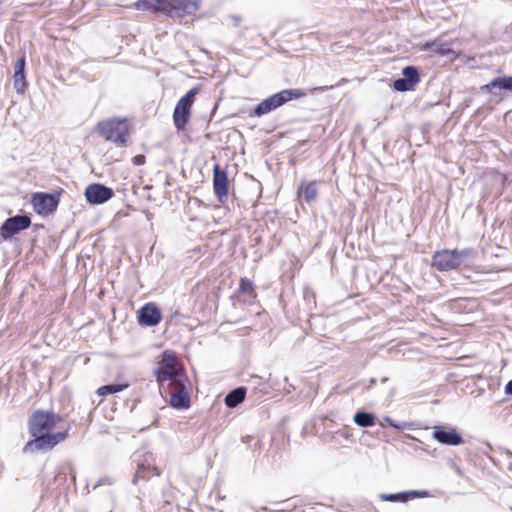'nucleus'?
<instances>
[{"instance_id": "nucleus-5", "label": "nucleus", "mask_w": 512, "mask_h": 512, "mask_svg": "<svg viewBox=\"0 0 512 512\" xmlns=\"http://www.w3.org/2000/svg\"><path fill=\"white\" fill-rule=\"evenodd\" d=\"M68 433H42L32 435L34 439L28 441L23 447L24 453L47 452L54 448L58 443L65 440Z\"/></svg>"}, {"instance_id": "nucleus-32", "label": "nucleus", "mask_w": 512, "mask_h": 512, "mask_svg": "<svg viewBox=\"0 0 512 512\" xmlns=\"http://www.w3.org/2000/svg\"><path fill=\"white\" fill-rule=\"evenodd\" d=\"M383 420L389 425L391 426L392 428L396 427V421H394L392 418H390L389 416H386L383 418Z\"/></svg>"}, {"instance_id": "nucleus-3", "label": "nucleus", "mask_w": 512, "mask_h": 512, "mask_svg": "<svg viewBox=\"0 0 512 512\" xmlns=\"http://www.w3.org/2000/svg\"><path fill=\"white\" fill-rule=\"evenodd\" d=\"M472 252V248L437 251L432 257V265L439 271L453 270L462 265L471 256Z\"/></svg>"}, {"instance_id": "nucleus-4", "label": "nucleus", "mask_w": 512, "mask_h": 512, "mask_svg": "<svg viewBox=\"0 0 512 512\" xmlns=\"http://www.w3.org/2000/svg\"><path fill=\"white\" fill-rule=\"evenodd\" d=\"M306 96V93L302 89H287L282 90L270 97L262 100L254 109V115L261 117L278 107L282 106L286 102L292 99H299Z\"/></svg>"}, {"instance_id": "nucleus-13", "label": "nucleus", "mask_w": 512, "mask_h": 512, "mask_svg": "<svg viewBox=\"0 0 512 512\" xmlns=\"http://www.w3.org/2000/svg\"><path fill=\"white\" fill-rule=\"evenodd\" d=\"M213 188L219 202L224 204L228 199V179L226 171L219 165L213 169Z\"/></svg>"}, {"instance_id": "nucleus-28", "label": "nucleus", "mask_w": 512, "mask_h": 512, "mask_svg": "<svg viewBox=\"0 0 512 512\" xmlns=\"http://www.w3.org/2000/svg\"><path fill=\"white\" fill-rule=\"evenodd\" d=\"M240 290L243 293H252L253 292V282L247 278H242L240 281Z\"/></svg>"}, {"instance_id": "nucleus-6", "label": "nucleus", "mask_w": 512, "mask_h": 512, "mask_svg": "<svg viewBox=\"0 0 512 512\" xmlns=\"http://www.w3.org/2000/svg\"><path fill=\"white\" fill-rule=\"evenodd\" d=\"M196 94L197 89L192 88L177 102L173 112V121L178 130L184 129L187 125Z\"/></svg>"}, {"instance_id": "nucleus-38", "label": "nucleus", "mask_w": 512, "mask_h": 512, "mask_svg": "<svg viewBox=\"0 0 512 512\" xmlns=\"http://www.w3.org/2000/svg\"><path fill=\"white\" fill-rule=\"evenodd\" d=\"M346 82V79H341V81L337 84V86L341 85L342 83H345Z\"/></svg>"}, {"instance_id": "nucleus-23", "label": "nucleus", "mask_w": 512, "mask_h": 512, "mask_svg": "<svg viewBox=\"0 0 512 512\" xmlns=\"http://www.w3.org/2000/svg\"><path fill=\"white\" fill-rule=\"evenodd\" d=\"M128 386V384H109L100 387L97 392L100 396H107L109 394L121 392L128 388Z\"/></svg>"}, {"instance_id": "nucleus-20", "label": "nucleus", "mask_w": 512, "mask_h": 512, "mask_svg": "<svg viewBox=\"0 0 512 512\" xmlns=\"http://www.w3.org/2000/svg\"><path fill=\"white\" fill-rule=\"evenodd\" d=\"M424 50H430L441 56H446L450 54H454V51L451 49L450 44L446 42H441L440 40H435L433 42L426 43L424 45Z\"/></svg>"}, {"instance_id": "nucleus-21", "label": "nucleus", "mask_w": 512, "mask_h": 512, "mask_svg": "<svg viewBox=\"0 0 512 512\" xmlns=\"http://www.w3.org/2000/svg\"><path fill=\"white\" fill-rule=\"evenodd\" d=\"M376 417L374 414L366 411H358L353 416L354 423L361 428H369L375 424Z\"/></svg>"}, {"instance_id": "nucleus-10", "label": "nucleus", "mask_w": 512, "mask_h": 512, "mask_svg": "<svg viewBox=\"0 0 512 512\" xmlns=\"http://www.w3.org/2000/svg\"><path fill=\"white\" fill-rule=\"evenodd\" d=\"M433 438L440 444L448 446H458L463 443V437L453 427L449 426H434Z\"/></svg>"}, {"instance_id": "nucleus-12", "label": "nucleus", "mask_w": 512, "mask_h": 512, "mask_svg": "<svg viewBox=\"0 0 512 512\" xmlns=\"http://www.w3.org/2000/svg\"><path fill=\"white\" fill-rule=\"evenodd\" d=\"M114 195L111 188L99 183L90 184L85 189V197L91 204H102L110 200Z\"/></svg>"}, {"instance_id": "nucleus-11", "label": "nucleus", "mask_w": 512, "mask_h": 512, "mask_svg": "<svg viewBox=\"0 0 512 512\" xmlns=\"http://www.w3.org/2000/svg\"><path fill=\"white\" fill-rule=\"evenodd\" d=\"M32 205L36 213L47 216L56 210L58 199L47 193H35L32 197Z\"/></svg>"}, {"instance_id": "nucleus-19", "label": "nucleus", "mask_w": 512, "mask_h": 512, "mask_svg": "<svg viewBox=\"0 0 512 512\" xmlns=\"http://www.w3.org/2000/svg\"><path fill=\"white\" fill-rule=\"evenodd\" d=\"M246 388L238 387L232 391H230L224 399L225 405L229 408H235L240 403H242L245 399Z\"/></svg>"}, {"instance_id": "nucleus-36", "label": "nucleus", "mask_w": 512, "mask_h": 512, "mask_svg": "<svg viewBox=\"0 0 512 512\" xmlns=\"http://www.w3.org/2000/svg\"><path fill=\"white\" fill-rule=\"evenodd\" d=\"M331 88H333V86H329V87H328V86H325V87H322V88H320V89H321L322 91H325V90H328V89H331Z\"/></svg>"}, {"instance_id": "nucleus-26", "label": "nucleus", "mask_w": 512, "mask_h": 512, "mask_svg": "<svg viewBox=\"0 0 512 512\" xmlns=\"http://www.w3.org/2000/svg\"><path fill=\"white\" fill-rule=\"evenodd\" d=\"M393 87L398 92H406L414 89V85L404 77L398 78L393 82Z\"/></svg>"}, {"instance_id": "nucleus-24", "label": "nucleus", "mask_w": 512, "mask_h": 512, "mask_svg": "<svg viewBox=\"0 0 512 512\" xmlns=\"http://www.w3.org/2000/svg\"><path fill=\"white\" fill-rule=\"evenodd\" d=\"M156 471L155 467L145 466L144 464H139L136 470V473L134 475L133 482L137 483L139 479H146L150 475H152L153 472Z\"/></svg>"}, {"instance_id": "nucleus-31", "label": "nucleus", "mask_w": 512, "mask_h": 512, "mask_svg": "<svg viewBox=\"0 0 512 512\" xmlns=\"http://www.w3.org/2000/svg\"><path fill=\"white\" fill-rule=\"evenodd\" d=\"M132 161L137 166L143 165L145 163V156L141 154L136 155L133 157Z\"/></svg>"}, {"instance_id": "nucleus-18", "label": "nucleus", "mask_w": 512, "mask_h": 512, "mask_svg": "<svg viewBox=\"0 0 512 512\" xmlns=\"http://www.w3.org/2000/svg\"><path fill=\"white\" fill-rule=\"evenodd\" d=\"M318 195L316 181L301 182L298 188V196L305 202L310 203L316 200Z\"/></svg>"}, {"instance_id": "nucleus-22", "label": "nucleus", "mask_w": 512, "mask_h": 512, "mask_svg": "<svg viewBox=\"0 0 512 512\" xmlns=\"http://www.w3.org/2000/svg\"><path fill=\"white\" fill-rule=\"evenodd\" d=\"M402 77H404L408 82L412 83L414 86H416L419 81V72L416 67L414 66H406L402 70Z\"/></svg>"}, {"instance_id": "nucleus-35", "label": "nucleus", "mask_w": 512, "mask_h": 512, "mask_svg": "<svg viewBox=\"0 0 512 512\" xmlns=\"http://www.w3.org/2000/svg\"><path fill=\"white\" fill-rule=\"evenodd\" d=\"M405 437L408 439H411V440H417L414 436H412L410 434H406Z\"/></svg>"}, {"instance_id": "nucleus-1", "label": "nucleus", "mask_w": 512, "mask_h": 512, "mask_svg": "<svg viewBox=\"0 0 512 512\" xmlns=\"http://www.w3.org/2000/svg\"><path fill=\"white\" fill-rule=\"evenodd\" d=\"M160 394L170 397V405L179 410L190 406V396L186 389L187 376L176 366L175 357L168 351L163 352L162 360L154 370Z\"/></svg>"}, {"instance_id": "nucleus-25", "label": "nucleus", "mask_w": 512, "mask_h": 512, "mask_svg": "<svg viewBox=\"0 0 512 512\" xmlns=\"http://www.w3.org/2000/svg\"><path fill=\"white\" fill-rule=\"evenodd\" d=\"M379 498L382 501L405 503L408 501V494H406V491L393 494L381 493Z\"/></svg>"}, {"instance_id": "nucleus-9", "label": "nucleus", "mask_w": 512, "mask_h": 512, "mask_svg": "<svg viewBox=\"0 0 512 512\" xmlns=\"http://www.w3.org/2000/svg\"><path fill=\"white\" fill-rule=\"evenodd\" d=\"M31 225V219L27 215H16L8 218L0 228V235L4 240L10 239L20 231Z\"/></svg>"}, {"instance_id": "nucleus-37", "label": "nucleus", "mask_w": 512, "mask_h": 512, "mask_svg": "<svg viewBox=\"0 0 512 512\" xmlns=\"http://www.w3.org/2000/svg\"><path fill=\"white\" fill-rule=\"evenodd\" d=\"M249 439H250V436H246V437H243V438H242V441L246 443V442H248V441H249Z\"/></svg>"}, {"instance_id": "nucleus-27", "label": "nucleus", "mask_w": 512, "mask_h": 512, "mask_svg": "<svg viewBox=\"0 0 512 512\" xmlns=\"http://www.w3.org/2000/svg\"><path fill=\"white\" fill-rule=\"evenodd\" d=\"M115 482V479L111 476H103L101 478H99L94 484H92V489H96L100 486H104V485H112L114 484Z\"/></svg>"}, {"instance_id": "nucleus-33", "label": "nucleus", "mask_w": 512, "mask_h": 512, "mask_svg": "<svg viewBox=\"0 0 512 512\" xmlns=\"http://www.w3.org/2000/svg\"><path fill=\"white\" fill-rule=\"evenodd\" d=\"M505 393L507 395H512V379L508 381V383L505 386Z\"/></svg>"}, {"instance_id": "nucleus-14", "label": "nucleus", "mask_w": 512, "mask_h": 512, "mask_svg": "<svg viewBox=\"0 0 512 512\" xmlns=\"http://www.w3.org/2000/svg\"><path fill=\"white\" fill-rule=\"evenodd\" d=\"M138 322L144 326H155L161 321V312L154 303H147L137 312Z\"/></svg>"}, {"instance_id": "nucleus-34", "label": "nucleus", "mask_w": 512, "mask_h": 512, "mask_svg": "<svg viewBox=\"0 0 512 512\" xmlns=\"http://www.w3.org/2000/svg\"><path fill=\"white\" fill-rule=\"evenodd\" d=\"M230 18L234 21V25H238V23L242 20L240 16L232 15Z\"/></svg>"}, {"instance_id": "nucleus-17", "label": "nucleus", "mask_w": 512, "mask_h": 512, "mask_svg": "<svg viewBox=\"0 0 512 512\" xmlns=\"http://www.w3.org/2000/svg\"><path fill=\"white\" fill-rule=\"evenodd\" d=\"M493 89L512 91V77H496L488 84H485L481 87V90L485 92H492Z\"/></svg>"}, {"instance_id": "nucleus-29", "label": "nucleus", "mask_w": 512, "mask_h": 512, "mask_svg": "<svg viewBox=\"0 0 512 512\" xmlns=\"http://www.w3.org/2000/svg\"><path fill=\"white\" fill-rule=\"evenodd\" d=\"M406 494H408V501L412 498H423L429 495L428 491L425 490H410L406 491Z\"/></svg>"}, {"instance_id": "nucleus-7", "label": "nucleus", "mask_w": 512, "mask_h": 512, "mask_svg": "<svg viewBox=\"0 0 512 512\" xmlns=\"http://www.w3.org/2000/svg\"><path fill=\"white\" fill-rule=\"evenodd\" d=\"M58 420L59 417L52 412H35L29 420V430L31 435L50 433Z\"/></svg>"}, {"instance_id": "nucleus-8", "label": "nucleus", "mask_w": 512, "mask_h": 512, "mask_svg": "<svg viewBox=\"0 0 512 512\" xmlns=\"http://www.w3.org/2000/svg\"><path fill=\"white\" fill-rule=\"evenodd\" d=\"M166 2L165 15L169 17L182 18L194 15L200 7V0H166Z\"/></svg>"}, {"instance_id": "nucleus-39", "label": "nucleus", "mask_w": 512, "mask_h": 512, "mask_svg": "<svg viewBox=\"0 0 512 512\" xmlns=\"http://www.w3.org/2000/svg\"><path fill=\"white\" fill-rule=\"evenodd\" d=\"M386 381H387V378H386V377H384V378L382 379V382H386Z\"/></svg>"}, {"instance_id": "nucleus-15", "label": "nucleus", "mask_w": 512, "mask_h": 512, "mask_svg": "<svg viewBox=\"0 0 512 512\" xmlns=\"http://www.w3.org/2000/svg\"><path fill=\"white\" fill-rule=\"evenodd\" d=\"M166 4V0H138L131 7L139 11L165 14Z\"/></svg>"}, {"instance_id": "nucleus-2", "label": "nucleus", "mask_w": 512, "mask_h": 512, "mask_svg": "<svg viewBox=\"0 0 512 512\" xmlns=\"http://www.w3.org/2000/svg\"><path fill=\"white\" fill-rule=\"evenodd\" d=\"M96 131L106 141L124 146L128 139L129 126L126 120L113 118L99 122Z\"/></svg>"}, {"instance_id": "nucleus-16", "label": "nucleus", "mask_w": 512, "mask_h": 512, "mask_svg": "<svg viewBox=\"0 0 512 512\" xmlns=\"http://www.w3.org/2000/svg\"><path fill=\"white\" fill-rule=\"evenodd\" d=\"M14 88L18 93H23L26 88L25 80V57H21L17 60L14 67Z\"/></svg>"}, {"instance_id": "nucleus-30", "label": "nucleus", "mask_w": 512, "mask_h": 512, "mask_svg": "<svg viewBox=\"0 0 512 512\" xmlns=\"http://www.w3.org/2000/svg\"><path fill=\"white\" fill-rule=\"evenodd\" d=\"M413 426H414V424L412 422H407V421H403L400 423L396 422V427H394V429L400 431V430H404V429H412Z\"/></svg>"}]
</instances>
